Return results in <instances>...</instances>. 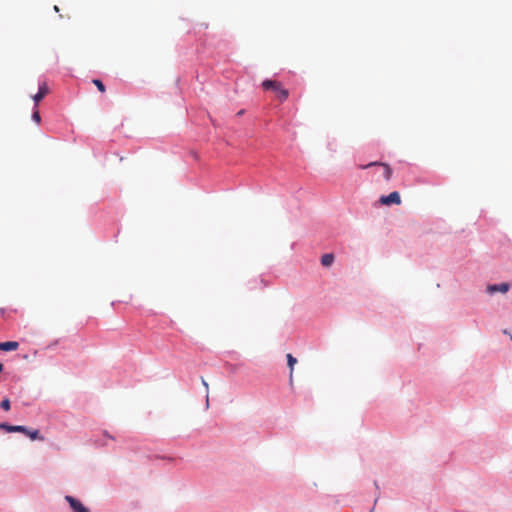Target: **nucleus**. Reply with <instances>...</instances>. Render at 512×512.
<instances>
[{
	"label": "nucleus",
	"mask_w": 512,
	"mask_h": 512,
	"mask_svg": "<svg viewBox=\"0 0 512 512\" xmlns=\"http://www.w3.org/2000/svg\"><path fill=\"white\" fill-rule=\"evenodd\" d=\"M0 430L6 433H22L31 441H44V436L39 429H32L26 425H13L9 422H0Z\"/></svg>",
	"instance_id": "nucleus-1"
},
{
	"label": "nucleus",
	"mask_w": 512,
	"mask_h": 512,
	"mask_svg": "<svg viewBox=\"0 0 512 512\" xmlns=\"http://www.w3.org/2000/svg\"><path fill=\"white\" fill-rule=\"evenodd\" d=\"M261 87L266 91L271 90L275 92L281 102L285 101L289 97V91L284 88L280 82L270 78H265L261 83Z\"/></svg>",
	"instance_id": "nucleus-2"
},
{
	"label": "nucleus",
	"mask_w": 512,
	"mask_h": 512,
	"mask_svg": "<svg viewBox=\"0 0 512 512\" xmlns=\"http://www.w3.org/2000/svg\"><path fill=\"white\" fill-rule=\"evenodd\" d=\"M65 501L69 505L72 512H91L90 509L85 506L80 499L72 495H65Z\"/></svg>",
	"instance_id": "nucleus-3"
},
{
	"label": "nucleus",
	"mask_w": 512,
	"mask_h": 512,
	"mask_svg": "<svg viewBox=\"0 0 512 512\" xmlns=\"http://www.w3.org/2000/svg\"><path fill=\"white\" fill-rule=\"evenodd\" d=\"M378 202L384 206L399 205L401 204V196L398 191H392L387 195H381Z\"/></svg>",
	"instance_id": "nucleus-4"
},
{
	"label": "nucleus",
	"mask_w": 512,
	"mask_h": 512,
	"mask_svg": "<svg viewBox=\"0 0 512 512\" xmlns=\"http://www.w3.org/2000/svg\"><path fill=\"white\" fill-rule=\"evenodd\" d=\"M510 289V284L508 282H501V283H493L488 284L486 286V292L490 295H494L496 293H507Z\"/></svg>",
	"instance_id": "nucleus-5"
},
{
	"label": "nucleus",
	"mask_w": 512,
	"mask_h": 512,
	"mask_svg": "<svg viewBox=\"0 0 512 512\" xmlns=\"http://www.w3.org/2000/svg\"><path fill=\"white\" fill-rule=\"evenodd\" d=\"M49 93V87L46 84V82L39 81L38 83V91L37 93L32 97L34 101V105L37 106V104L44 99V97Z\"/></svg>",
	"instance_id": "nucleus-6"
},
{
	"label": "nucleus",
	"mask_w": 512,
	"mask_h": 512,
	"mask_svg": "<svg viewBox=\"0 0 512 512\" xmlns=\"http://www.w3.org/2000/svg\"><path fill=\"white\" fill-rule=\"evenodd\" d=\"M376 165H381L384 167V172H383V176L386 180H390L391 177H392V168L390 167L389 164L387 163H383V162H378V161H373V162H370L368 163L367 165L365 166H362L361 168L362 169H366V168H369V167H372V166H376Z\"/></svg>",
	"instance_id": "nucleus-7"
},
{
	"label": "nucleus",
	"mask_w": 512,
	"mask_h": 512,
	"mask_svg": "<svg viewBox=\"0 0 512 512\" xmlns=\"http://www.w3.org/2000/svg\"><path fill=\"white\" fill-rule=\"evenodd\" d=\"M19 347V343L17 341H4L0 342V351L10 352L15 351Z\"/></svg>",
	"instance_id": "nucleus-8"
},
{
	"label": "nucleus",
	"mask_w": 512,
	"mask_h": 512,
	"mask_svg": "<svg viewBox=\"0 0 512 512\" xmlns=\"http://www.w3.org/2000/svg\"><path fill=\"white\" fill-rule=\"evenodd\" d=\"M335 261V255L333 253H325L321 256V265L323 267H330Z\"/></svg>",
	"instance_id": "nucleus-9"
},
{
	"label": "nucleus",
	"mask_w": 512,
	"mask_h": 512,
	"mask_svg": "<svg viewBox=\"0 0 512 512\" xmlns=\"http://www.w3.org/2000/svg\"><path fill=\"white\" fill-rule=\"evenodd\" d=\"M286 359H287V366L290 369V379H292V372H293L295 364L297 363V358H295L292 354L288 353L286 355Z\"/></svg>",
	"instance_id": "nucleus-10"
},
{
	"label": "nucleus",
	"mask_w": 512,
	"mask_h": 512,
	"mask_svg": "<svg viewBox=\"0 0 512 512\" xmlns=\"http://www.w3.org/2000/svg\"><path fill=\"white\" fill-rule=\"evenodd\" d=\"M92 83L97 87L99 92L104 93L106 91V86L101 79L93 78Z\"/></svg>",
	"instance_id": "nucleus-11"
},
{
	"label": "nucleus",
	"mask_w": 512,
	"mask_h": 512,
	"mask_svg": "<svg viewBox=\"0 0 512 512\" xmlns=\"http://www.w3.org/2000/svg\"><path fill=\"white\" fill-rule=\"evenodd\" d=\"M0 408L4 411H9L11 409V401L8 397H4L0 401Z\"/></svg>",
	"instance_id": "nucleus-12"
},
{
	"label": "nucleus",
	"mask_w": 512,
	"mask_h": 512,
	"mask_svg": "<svg viewBox=\"0 0 512 512\" xmlns=\"http://www.w3.org/2000/svg\"><path fill=\"white\" fill-rule=\"evenodd\" d=\"M31 118L34 122H36L37 124H39L41 122V116H40V112L39 110L37 109V106L34 105V108H33V111H32V115H31Z\"/></svg>",
	"instance_id": "nucleus-13"
},
{
	"label": "nucleus",
	"mask_w": 512,
	"mask_h": 512,
	"mask_svg": "<svg viewBox=\"0 0 512 512\" xmlns=\"http://www.w3.org/2000/svg\"><path fill=\"white\" fill-rule=\"evenodd\" d=\"M202 384H203V386H204V387H205V389H206V405H205V407H206V409H208V407H209L208 383H207L203 378H202Z\"/></svg>",
	"instance_id": "nucleus-14"
},
{
	"label": "nucleus",
	"mask_w": 512,
	"mask_h": 512,
	"mask_svg": "<svg viewBox=\"0 0 512 512\" xmlns=\"http://www.w3.org/2000/svg\"><path fill=\"white\" fill-rule=\"evenodd\" d=\"M57 344H58V340H55V341L51 342L50 344H48L46 349L47 350H53L56 347Z\"/></svg>",
	"instance_id": "nucleus-15"
},
{
	"label": "nucleus",
	"mask_w": 512,
	"mask_h": 512,
	"mask_svg": "<svg viewBox=\"0 0 512 512\" xmlns=\"http://www.w3.org/2000/svg\"><path fill=\"white\" fill-rule=\"evenodd\" d=\"M4 364L3 363H0V373H2L4 371Z\"/></svg>",
	"instance_id": "nucleus-16"
},
{
	"label": "nucleus",
	"mask_w": 512,
	"mask_h": 512,
	"mask_svg": "<svg viewBox=\"0 0 512 512\" xmlns=\"http://www.w3.org/2000/svg\"><path fill=\"white\" fill-rule=\"evenodd\" d=\"M376 503H377V499L375 500L374 505H373V507L369 510V512H374V509H375V505H376Z\"/></svg>",
	"instance_id": "nucleus-17"
},
{
	"label": "nucleus",
	"mask_w": 512,
	"mask_h": 512,
	"mask_svg": "<svg viewBox=\"0 0 512 512\" xmlns=\"http://www.w3.org/2000/svg\"><path fill=\"white\" fill-rule=\"evenodd\" d=\"M5 313V309L4 308H0V315H4Z\"/></svg>",
	"instance_id": "nucleus-18"
},
{
	"label": "nucleus",
	"mask_w": 512,
	"mask_h": 512,
	"mask_svg": "<svg viewBox=\"0 0 512 512\" xmlns=\"http://www.w3.org/2000/svg\"><path fill=\"white\" fill-rule=\"evenodd\" d=\"M503 334L510 335L509 331L507 329L503 330Z\"/></svg>",
	"instance_id": "nucleus-19"
},
{
	"label": "nucleus",
	"mask_w": 512,
	"mask_h": 512,
	"mask_svg": "<svg viewBox=\"0 0 512 512\" xmlns=\"http://www.w3.org/2000/svg\"><path fill=\"white\" fill-rule=\"evenodd\" d=\"M54 10H55L56 12H59V8H58V6H56V5H55V6H54Z\"/></svg>",
	"instance_id": "nucleus-20"
},
{
	"label": "nucleus",
	"mask_w": 512,
	"mask_h": 512,
	"mask_svg": "<svg viewBox=\"0 0 512 512\" xmlns=\"http://www.w3.org/2000/svg\"><path fill=\"white\" fill-rule=\"evenodd\" d=\"M105 435L108 436L110 439H113V436H110L107 432H105Z\"/></svg>",
	"instance_id": "nucleus-21"
},
{
	"label": "nucleus",
	"mask_w": 512,
	"mask_h": 512,
	"mask_svg": "<svg viewBox=\"0 0 512 512\" xmlns=\"http://www.w3.org/2000/svg\"><path fill=\"white\" fill-rule=\"evenodd\" d=\"M243 113H244V111H243V110H240V111L238 112V115H242Z\"/></svg>",
	"instance_id": "nucleus-22"
},
{
	"label": "nucleus",
	"mask_w": 512,
	"mask_h": 512,
	"mask_svg": "<svg viewBox=\"0 0 512 512\" xmlns=\"http://www.w3.org/2000/svg\"><path fill=\"white\" fill-rule=\"evenodd\" d=\"M374 485H375V487H376V488H378V483H377V481H374Z\"/></svg>",
	"instance_id": "nucleus-23"
},
{
	"label": "nucleus",
	"mask_w": 512,
	"mask_h": 512,
	"mask_svg": "<svg viewBox=\"0 0 512 512\" xmlns=\"http://www.w3.org/2000/svg\"><path fill=\"white\" fill-rule=\"evenodd\" d=\"M510 338H511V340H512V336H511V335H510Z\"/></svg>",
	"instance_id": "nucleus-24"
},
{
	"label": "nucleus",
	"mask_w": 512,
	"mask_h": 512,
	"mask_svg": "<svg viewBox=\"0 0 512 512\" xmlns=\"http://www.w3.org/2000/svg\"><path fill=\"white\" fill-rule=\"evenodd\" d=\"M510 338H511V340H512V336H511V335H510Z\"/></svg>",
	"instance_id": "nucleus-25"
}]
</instances>
